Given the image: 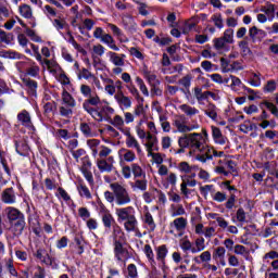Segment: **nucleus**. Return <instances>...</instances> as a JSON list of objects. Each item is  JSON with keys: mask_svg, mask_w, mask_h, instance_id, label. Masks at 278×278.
I'll list each match as a JSON object with an SVG mask.
<instances>
[{"mask_svg": "<svg viewBox=\"0 0 278 278\" xmlns=\"http://www.w3.org/2000/svg\"><path fill=\"white\" fill-rule=\"evenodd\" d=\"M20 14L24 18H31L34 13L31 11V7L30 5L23 4V5L20 7Z\"/></svg>", "mask_w": 278, "mask_h": 278, "instance_id": "603ef678", "label": "nucleus"}, {"mask_svg": "<svg viewBox=\"0 0 278 278\" xmlns=\"http://www.w3.org/2000/svg\"><path fill=\"white\" fill-rule=\"evenodd\" d=\"M80 94L85 97L83 102V110L89 114L98 123L103 121H110V116L114 114V109L109 105H101V97L97 92L93 93L92 88L89 85H80Z\"/></svg>", "mask_w": 278, "mask_h": 278, "instance_id": "f03ea898", "label": "nucleus"}, {"mask_svg": "<svg viewBox=\"0 0 278 278\" xmlns=\"http://www.w3.org/2000/svg\"><path fill=\"white\" fill-rule=\"evenodd\" d=\"M77 191L79 197H81L83 199H87L88 201L92 199V192L90 191L88 186H86V182H84V180L78 181Z\"/></svg>", "mask_w": 278, "mask_h": 278, "instance_id": "c756f323", "label": "nucleus"}, {"mask_svg": "<svg viewBox=\"0 0 278 278\" xmlns=\"http://www.w3.org/2000/svg\"><path fill=\"white\" fill-rule=\"evenodd\" d=\"M61 100L62 103L61 105H68L70 108H76L77 106V101L75 98H73V94H71L66 88H63V91L61 93Z\"/></svg>", "mask_w": 278, "mask_h": 278, "instance_id": "bb28decb", "label": "nucleus"}, {"mask_svg": "<svg viewBox=\"0 0 278 278\" xmlns=\"http://www.w3.org/2000/svg\"><path fill=\"white\" fill-rule=\"evenodd\" d=\"M143 253L152 268V270H157V262L155 261V253L153 252V248L150 244H146L143 247Z\"/></svg>", "mask_w": 278, "mask_h": 278, "instance_id": "393cba45", "label": "nucleus"}, {"mask_svg": "<svg viewBox=\"0 0 278 278\" xmlns=\"http://www.w3.org/2000/svg\"><path fill=\"white\" fill-rule=\"evenodd\" d=\"M146 149L148 151V153H153V151H157V138L156 139H152L150 141L146 142Z\"/></svg>", "mask_w": 278, "mask_h": 278, "instance_id": "0e129e2a", "label": "nucleus"}, {"mask_svg": "<svg viewBox=\"0 0 278 278\" xmlns=\"http://www.w3.org/2000/svg\"><path fill=\"white\" fill-rule=\"evenodd\" d=\"M169 233H175V231H177L178 236H184L186 227H188V219L185 217H177L169 224Z\"/></svg>", "mask_w": 278, "mask_h": 278, "instance_id": "2eb2a0df", "label": "nucleus"}, {"mask_svg": "<svg viewBox=\"0 0 278 278\" xmlns=\"http://www.w3.org/2000/svg\"><path fill=\"white\" fill-rule=\"evenodd\" d=\"M227 250L223 247H217L213 252V260H218L222 266H225L227 263L225 262V254Z\"/></svg>", "mask_w": 278, "mask_h": 278, "instance_id": "c9c22d12", "label": "nucleus"}, {"mask_svg": "<svg viewBox=\"0 0 278 278\" xmlns=\"http://www.w3.org/2000/svg\"><path fill=\"white\" fill-rule=\"evenodd\" d=\"M4 216L9 220V231L13 236H21L25 229V215L14 206H7L4 208Z\"/></svg>", "mask_w": 278, "mask_h": 278, "instance_id": "7ed1b4c3", "label": "nucleus"}, {"mask_svg": "<svg viewBox=\"0 0 278 278\" xmlns=\"http://www.w3.org/2000/svg\"><path fill=\"white\" fill-rule=\"evenodd\" d=\"M131 170L135 179H140L141 177H147V172L143 170L142 166L138 163L131 164Z\"/></svg>", "mask_w": 278, "mask_h": 278, "instance_id": "a19ab883", "label": "nucleus"}, {"mask_svg": "<svg viewBox=\"0 0 278 278\" xmlns=\"http://www.w3.org/2000/svg\"><path fill=\"white\" fill-rule=\"evenodd\" d=\"M12 15V11L10 10V5L5 0H0V21H5V18H10Z\"/></svg>", "mask_w": 278, "mask_h": 278, "instance_id": "f704fd0d", "label": "nucleus"}, {"mask_svg": "<svg viewBox=\"0 0 278 278\" xmlns=\"http://www.w3.org/2000/svg\"><path fill=\"white\" fill-rule=\"evenodd\" d=\"M178 108L188 118H193V116H197V114H199V109L190 104H180Z\"/></svg>", "mask_w": 278, "mask_h": 278, "instance_id": "2f4dec72", "label": "nucleus"}, {"mask_svg": "<svg viewBox=\"0 0 278 278\" xmlns=\"http://www.w3.org/2000/svg\"><path fill=\"white\" fill-rule=\"evenodd\" d=\"M235 255H241L242 257L249 256V250L242 244H236L233 250Z\"/></svg>", "mask_w": 278, "mask_h": 278, "instance_id": "4d7b16f0", "label": "nucleus"}, {"mask_svg": "<svg viewBox=\"0 0 278 278\" xmlns=\"http://www.w3.org/2000/svg\"><path fill=\"white\" fill-rule=\"evenodd\" d=\"M213 42H214L215 49H217L218 51H220L222 49H225L227 45H229V42L225 40L223 37L215 38Z\"/></svg>", "mask_w": 278, "mask_h": 278, "instance_id": "052dcab7", "label": "nucleus"}, {"mask_svg": "<svg viewBox=\"0 0 278 278\" xmlns=\"http://www.w3.org/2000/svg\"><path fill=\"white\" fill-rule=\"evenodd\" d=\"M230 79H231V84H230L231 90H233V92H240V89L242 88V80H240V78L233 75L230 76Z\"/></svg>", "mask_w": 278, "mask_h": 278, "instance_id": "3c124183", "label": "nucleus"}, {"mask_svg": "<svg viewBox=\"0 0 278 278\" xmlns=\"http://www.w3.org/2000/svg\"><path fill=\"white\" fill-rule=\"evenodd\" d=\"M149 181L147 180L146 177L141 178H135V182L131 185V188H136L137 190H141V192H144L147 190Z\"/></svg>", "mask_w": 278, "mask_h": 278, "instance_id": "ea45409f", "label": "nucleus"}, {"mask_svg": "<svg viewBox=\"0 0 278 278\" xmlns=\"http://www.w3.org/2000/svg\"><path fill=\"white\" fill-rule=\"evenodd\" d=\"M213 201H215L216 203H225V201H227V193L222 192V191H216L213 195H212Z\"/></svg>", "mask_w": 278, "mask_h": 278, "instance_id": "680f3d73", "label": "nucleus"}, {"mask_svg": "<svg viewBox=\"0 0 278 278\" xmlns=\"http://www.w3.org/2000/svg\"><path fill=\"white\" fill-rule=\"evenodd\" d=\"M124 136H126L125 144L127 149H130L131 151H136L137 155H142V146H140V142L134 135H131L130 129H124L123 130Z\"/></svg>", "mask_w": 278, "mask_h": 278, "instance_id": "f8f14e48", "label": "nucleus"}, {"mask_svg": "<svg viewBox=\"0 0 278 278\" xmlns=\"http://www.w3.org/2000/svg\"><path fill=\"white\" fill-rule=\"evenodd\" d=\"M93 38H96V40H100V42H103V45H106V47L112 49V51H121V48L116 46V40H114V37L105 33L101 27L94 28Z\"/></svg>", "mask_w": 278, "mask_h": 278, "instance_id": "6e6552de", "label": "nucleus"}, {"mask_svg": "<svg viewBox=\"0 0 278 278\" xmlns=\"http://www.w3.org/2000/svg\"><path fill=\"white\" fill-rule=\"evenodd\" d=\"M100 214H101V220H102V224H103L104 228L113 229L114 225H117L116 219H114V216L112 215L110 210H108L105 207V205L101 206Z\"/></svg>", "mask_w": 278, "mask_h": 278, "instance_id": "4468645a", "label": "nucleus"}, {"mask_svg": "<svg viewBox=\"0 0 278 278\" xmlns=\"http://www.w3.org/2000/svg\"><path fill=\"white\" fill-rule=\"evenodd\" d=\"M103 83L105 84L104 90L108 94L113 97V94H116V86L114 85V80L112 78H104Z\"/></svg>", "mask_w": 278, "mask_h": 278, "instance_id": "37998d69", "label": "nucleus"}, {"mask_svg": "<svg viewBox=\"0 0 278 278\" xmlns=\"http://www.w3.org/2000/svg\"><path fill=\"white\" fill-rule=\"evenodd\" d=\"M77 77L78 79H86L87 81H90L91 85L94 86L98 90H103V86L101 85L99 77H97V75H94L88 68L83 67L81 70H78Z\"/></svg>", "mask_w": 278, "mask_h": 278, "instance_id": "9b49d317", "label": "nucleus"}, {"mask_svg": "<svg viewBox=\"0 0 278 278\" xmlns=\"http://www.w3.org/2000/svg\"><path fill=\"white\" fill-rule=\"evenodd\" d=\"M226 166L228 168L229 175H232V177H238V164H236V161H226Z\"/></svg>", "mask_w": 278, "mask_h": 278, "instance_id": "09e8293b", "label": "nucleus"}, {"mask_svg": "<svg viewBox=\"0 0 278 278\" xmlns=\"http://www.w3.org/2000/svg\"><path fill=\"white\" fill-rule=\"evenodd\" d=\"M222 38L229 42V45H233V28L226 29Z\"/></svg>", "mask_w": 278, "mask_h": 278, "instance_id": "338daca9", "label": "nucleus"}, {"mask_svg": "<svg viewBox=\"0 0 278 278\" xmlns=\"http://www.w3.org/2000/svg\"><path fill=\"white\" fill-rule=\"evenodd\" d=\"M162 185L165 188H177V174L170 172L165 178L162 179Z\"/></svg>", "mask_w": 278, "mask_h": 278, "instance_id": "7c9ffc66", "label": "nucleus"}, {"mask_svg": "<svg viewBox=\"0 0 278 278\" xmlns=\"http://www.w3.org/2000/svg\"><path fill=\"white\" fill-rule=\"evenodd\" d=\"M195 247L192 249V253H201V251H205V239L200 237L194 241Z\"/></svg>", "mask_w": 278, "mask_h": 278, "instance_id": "49530a36", "label": "nucleus"}, {"mask_svg": "<svg viewBox=\"0 0 278 278\" xmlns=\"http://www.w3.org/2000/svg\"><path fill=\"white\" fill-rule=\"evenodd\" d=\"M227 190L229 191V197L225 202V207L231 211L233 210V207H236V203L238 202V197L236 195V192H238V189L236 188V186L230 185Z\"/></svg>", "mask_w": 278, "mask_h": 278, "instance_id": "5701e85b", "label": "nucleus"}, {"mask_svg": "<svg viewBox=\"0 0 278 278\" xmlns=\"http://www.w3.org/2000/svg\"><path fill=\"white\" fill-rule=\"evenodd\" d=\"M23 81L24 86H26L28 89L29 94L34 97L36 94V83L27 76L23 79Z\"/></svg>", "mask_w": 278, "mask_h": 278, "instance_id": "8fccbe9b", "label": "nucleus"}, {"mask_svg": "<svg viewBox=\"0 0 278 278\" xmlns=\"http://www.w3.org/2000/svg\"><path fill=\"white\" fill-rule=\"evenodd\" d=\"M141 219L148 231H155L157 225L155 224V219H153V215L149 211V207L146 206Z\"/></svg>", "mask_w": 278, "mask_h": 278, "instance_id": "412c9836", "label": "nucleus"}, {"mask_svg": "<svg viewBox=\"0 0 278 278\" xmlns=\"http://www.w3.org/2000/svg\"><path fill=\"white\" fill-rule=\"evenodd\" d=\"M114 244V255L118 262H123L124 257H127V251L125 248H123V244L125 242H118V243H113Z\"/></svg>", "mask_w": 278, "mask_h": 278, "instance_id": "473e14b6", "label": "nucleus"}, {"mask_svg": "<svg viewBox=\"0 0 278 278\" xmlns=\"http://www.w3.org/2000/svg\"><path fill=\"white\" fill-rule=\"evenodd\" d=\"M36 60L41 64L43 68H47L48 71H50V73H53V75H55V73H58V68H60L58 62L42 59V55H40V53L36 54Z\"/></svg>", "mask_w": 278, "mask_h": 278, "instance_id": "6ab92c4d", "label": "nucleus"}, {"mask_svg": "<svg viewBox=\"0 0 278 278\" xmlns=\"http://www.w3.org/2000/svg\"><path fill=\"white\" fill-rule=\"evenodd\" d=\"M123 23L126 25V27H131V29H136V27H138V24H136V21H134V16L129 14L123 16Z\"/></svg>", "mask_w": 278, "mask_h": 278, "instance_id": "13d9d810", "label": "nucleus"}, {"mask_svg": "<svg viewBox=\"0 0 278 278\" xmlns=\"http://www.w3.org/2000/svg\"><path fill=\"white\" fill-rule=\"evenodd\" d=\"M36 257L41 264H45L46 266H51V264H53V258H51V255H49V252L46 249L37 250Z\"/></svg>", "mask_w": 278, "mask_h": 278, "instance_id": "cd10ccee", "label": "nucleus"}, {"mask_svg": "<svg viewBox=\"0 0 278 278\" xmlns=\"http://www.w3.org/2000/svg\"><path fill=\"white\" fill-rule=\"evenodd\" d=\"M212 129V137L215 144H226L227 143V137L223 136V131H220V128L216 126H211Z\"/></svg>", "mask_w": 278, "mask_h": 278, "instance_id": "c85d7f7f", "label": "nucleus"}, {"mask_svg": "<svg viewBox=\"0 0 278 278\" xmlns=\"http://www.w3.org/2000/svg\"><path fill=\"white\" fill-rule=\"evenodd\" d=\"M92 53L98 58H102V55L105 54V47H103L101 43H97L92 47Z\"/></svg>", "mask_w": 278, "mask_h": 278, "instance_id": "e2e57ef3", "label": "nucleus"}, {"mask_svg": "<svg viewBox=\"0 0 278 278\" xmlns=\"http://www.w3.org/2000/svg\"><path fill=\"white\" fill-rule=\"evenodd\" d=\"M87 146L91 151L92 157H97V160L112 157V148L101 144V140L99 139H88Z\"/></svg>", "mask_w": 278, "mask_h": 278, "instance_id": "39448f33", "label": "nucleus"}, {"mask_svg": "<svg viewBox=\"0 0 278 278\" xmlns=\"http://www.w3.org/2000/svg\"><path fill=\"white\" fill-rule=\"evenodd\" d=\"M172 126L176 132L182 134V136H186V134H192V131H195V129L201 127L198 122L189 125L186 115H176L173 119Z\"/></svg>", "mask_w": 278, "mask_h": 278, "instance_id": "423d86ee", "label": "nucleus"}, {"mask_svg": "<svg viewBox=\"0 0 278 278\" xmlns=\"http://www.w3.org/2000/svg\"><path fill=\"white\" fill-rule=\"evenodd\" d=\"M111 125H113V127H116V129L122 131V134L123 130L129 129L128 127H125V119L121 115H115L111 121Z\"/></svg>", "mask_w": 278, "mask_h": 278, "instance_id": "e433bc0d", "label": "nucleus"}, {"mask_svg": "<svg viewBox=\"0 0 278 278\" xmlns=\"http://www.w3.org/2000/svg\"><path fill=\"white\" fill-rule=\"evenodd\" d=\"M17 121L20 124H22L23 127H27L30 134H34L35 128L34 124L31 123V115L29 112H27V110H23L17 114Z\"/></svg>", "mask_w": 278, "mask_h": 278, "instance_id": "a211bd4d", "label": "nucleus"}, {"mask_svg": "<svg viewBox=\"0 0 278 278\" xmlns=\"http://www.w3.org/2000/svg\"><path fill=\"white\" fill-rule=\"evenodd\" d=\"M1 201L7 205H14L16 203V192H14V188H7L1 193Z\"/></svg>", "mask_w": 278, "mask_h": 278, "instance_id": "4be33fe9", "label": "nucleus"}, {"mask_svg": "<svg viewBox=\"0 0 278 278\" xmlns=\"http://www.w3.org/2000/svg\"><path fill=\"white\" fill-rule=\"evenodd\" d=\"M260 108L263 110L264 108H266L267 110H269V112L274 115V116H278V109L277 105H275V103L269 102V101H263L260 104Z\"/></svg>", "mask_w": 278, "mask_h": 278, "instance_id": "de8ad7c7", "label": "nucleus"}, {"mask_svg": "<svg viewBox=\"0 0 278 278\" xmlns=\"http://www.w3.org/2000/svg\"><path fill=\"white\" fill-rule=\"evenodd\" d=\"M194 186H197V180L192 178V176H188V175L181 176L180 194L185 199H190V194H192V190H190L189 188H194Z\"/></svg>", "mask_w": 278, "mask_h": 278, "instance_id": "ddd939ff", "label": "nucleus"}, {"mask_svg": "<svg viewBox=\"0 0 278 278\" xmlns=\"http://www.w3.org/2000/svg\"><path fill=\"white\" fill-rule=\"evenodd\" d=\"M186 214V208H184V205L178 204V205H172V216L173 218L177 216H184Z\"/></svg>", "mask_w": 278, "mask_h": 278, "instance_id": "6e6d98bb", "label": "nucleus"}, {"mask_svg": "<svg viewBox=\"0 0 278 278\" xmlns=\"http://www.w3.org/2000/svg\"><path fill=\"white\" fill-rule=\"evenodd\" d=\"M114 156L96 160L97 167L101 173H112L114 170Z\"/></svg>", "mask_w": 278, "mask_h": 278, "instance_id": "f3484780", "label": "nucleus"}, {"mask_svg": "<svg viewBox=\"0 0 278 278\" xmlns=\"http://www.w3.org/2000/svg\"><path fill=\"white\" fill-rule=\"evenodd\" d=\"M261 12H264V14L268 16V21H273L275 18V12H277V5L268 3L267 5L261 8Z\"/></svg>", "mask_w": 278, "mask_h": 278, "instance_id": "58836bf2", "label": "nucleus"}, {"mask_svg": "<svg viewBox=\"0 0 278 278\" xmlns=\"http://www.w3.org/2000/svg\"><path fill=\"white\" fill-rule=\"evenodd\" d=\"M106 58H109V62H111V64L115 66L112 70V73L114 75H121L123 73V66H125V59L127 58V55L119 54L114 51H108Z\"/></svg>", "mask_w": 278, "mask_h": 278, "instance_id": "1a4fd4ad", "label": "nucleus"}, {"mask_svg": "<svg viewBox=\"0 0 278 278\" xmlns=\"http://www.w3.org/2000/svg\"><path fill=\"white\" fill-rule=\"evenodd\" d=\"M75 106H68L66 104H61V106L59 108V114L60 116H62L63 118H73V109Z\"/></svg>", "mask_w": 278, "mask_h": 278, "instance_id": "79ce46f5", "label": "nucleus"}, {"mask_svg": "<svg viewBox=\"0 0 278 278\" xmlns=\"http://www.w3.org/2000/svg\"><path fill=\"white\" fill-rule=\"evenodd\" d=\"M113 243L126 242L127 238L125 237V231L123 228L118 226V224H114L112 228Z\"/></svg>", "mask_w": 278, "mask_h": 278, "instance_id": "a878e982", "label": "nucleus"}, {"mask_svg": "<svg viewBox=\"0 0 278 278\" xmlns=\"http://www.w3.org/2000/svg\"><path fill=\"white\" fill-rule=\"evenodd\" d=\"M156 261L159 262L163 273H166L168 267L166 266V255H168V247L162 244L155 248Z\"/></svg>", "mask_w": 278, "mask_h": 278, "instance_id": "dca6fc26", "label": "nucleus"}, {"mask_svg": "<svg viewBox=\"0 0 278 278\" xmlns=\"http://www.w3.org/2000/svg\"><path fill=\"white\" fill-rule=\"evenodd\" d=\"M207 140H210V134H207V129L205 128H203L201 132L181 135L178 137L179 149L176 153L181 155V153H186V150L189 151V155L202 153L195 156L198 162H202V164L211 162L214 157L212 154V147H207Z\"/></svg>", "mask_w": 278, "mask_h": 278, "instance_id": "f257e3e1", "label": "nucleus"}, {"mask_svg": "<svg viewBox=\"0 0 278 278\" xmlns=\"http://www.w3.org/2000/svg\"><path fill=\"white\" fill-rule=\"evenodd\" d=\"M14 40V35L12 33H5V30H0V42L4 45H10Z\"/></svg>", "mask_w": 278, "mask_h": 278, "instance_id": "864d4df0", "label": "nucleus"}, {"mask_svg": "<svg viewBox=\"0 0 278 278\" xmlns=\"http://www.w3.org/2000/svg\"><path fill=\"white\" fill-rule=\"evenodd\" d=\"M80 131L84 134V136H86V138H92V136H94L92 134V127H90V124L88 123L80 124Z\"/></svg>", "mask_w": 278, "mask_h": 278, "instance_id": "bf43d9fd", "label": "nucleus"}, {"mask_svg": "<svg viewBox=\"0 0 278 278\" xmlns=\"http://www.w3.org/2000/svg\"><path fill=\"white\" fill-rule=\"evenodd\" d=\"M193 97L198 101L199 105H204V101H207V91H203L201 87H194Z\"/></svg>", "mask_w": 278, "mask_h": 278, "instance_id": "72a5a7b5", "label": "nucleus"}, {"mask_svg": "<svg viewBox=\"0 0 278 278\" xmlns=\"http://www.w3.org/2000/svg\"><path fill=\"white\" fill-rule=\"evenodd\" d=\"M15 149H16V153H18V155H22V156L27 155L29 151V147L25 142H17L15 144Z\"/></svg>", "mask_w": 278, "mask_h": 278, "instance_id": "5fc2aeb1", "label": "nucleus"}, {"mask_svg": "<svg viewBox=\"0 0 278 278\" xmlns=\"http://www.w3.org/2000/svg\"><path fill=\"white\" fill-rule=\"evenodd\" d=\"M114 99L117 101L121 110H129L131 108V98L125 96L123 91L115 93Z\"/></svg>", "mask_w": 278, "mask_h": 278, "instance_id": "b1692460", "label": "nucleus"}, {"mask_svg": "<svg viewBox=\"0 0 278 278\" xmlns=\"http://www.w3.org/2000/svg\"><path fill=\"white\" fill-rule=\"evenodd\" d=\"M80 172L83 173L86 181H88L90 188H94V176L92 175V162L89 156L81 159Z\"/></svg>", "mask_w": 278, "mask_h": 278, "instance_id": "9d476101", "label": "nucleus"}, {"mask_svg": "<svg viewBox=\"0 0 278 278\" xmlns=\"http://www.w3.org/2000/svg\"><path fill=\"white\" fill-rule=\"evenodd\" d=\"M117 222L123 223L125 231L130 233L138 229V218L136 217V208L134 206H125L115 208Z\"/></svg>", "mask_w": 278, "mask_h": 278, "instance_id": "20e7f679", "label": "nucleus"}, {"mask_svg": "<svg viewBox=\"0 0 278 278\" xmlns=\"http://www.w3.org/2000/svg\"><path fill=\"white\" fill-rule=\"evenodd\" d=\"M127 273V278H138V267L135 264L128 265Z\"/></svg>", "mask_w": 278, "mask_h": 278, "instance_id": "774afa93", "label": "nucleus"}, {"mask_svg": "<svg viewBox=\"0 0 278 278\" xmlns=\"http://www.w3.org/2000/svg\"><path fill=\"white\" fill-rule=\"evenodd\" d=\"M94 25H96V22L93 20L85 18L83 21V26L78 25V29H79L80 34H85L86 29H87V31H91V29L94 27Z\"/></svg>", "mask_w": 278, "mask_h": 278, "instance_id": "c03bdc74", "label": "nucleus"}, {"mask_svg": "<svg viewBox=\"0 0 278 278\" xmlns=\"http://www.w3.org/2000/svg\"><path fill=\"white\" fill-rule=\"evenodd\" d=\"M136 83L140 89V91L142 92V94L144 97H149V89L147 88V85L144 84V80H142V78L137 77L136 78Z\"/></svg>", "mask_w": 278, "mask_h": 278, "instance_id": "69168bd1", "label": "nucleus"}, {"mask_svg": "<svg viewBox=\"0 0 278 278\" xmlns=\"http://www.w3.org/2000/svg\"><path fill=\"white\" fill-rule=\"evenodd\" d=\"M204 113L208 118H212V121H216V118H218V108H216V104L214 103H208Z\"/></svg>", "mask_w": 278, "mask_h": 278, "instance_id": "4c0bfd02", "label": "nucleus"}, {"mask_svg": "<svg viewBox=\"0 0 278 278\" xmlns=\"http://www.w3.org/2000/svg\"><path fill=\"white\" fill-rule=\"evenodd\" d=\"M118 157L121 162H126L128 164H131L137 160L136 152L127 148H122L118 150Z\"/></svg>", "mask_w": 278, "mask_h": 278, "instance_id": "aec40b11", "label": "nucleus"}, {"mask_svg": "<svg viewBox=\"0 0 278 278\" xmlns=\"http://www.w3.org/2000/svg\"><path fill=\"white\" fill-rule=\"evenodd\" d=\"M143 77H144V79H147V81L150 86H155L157 84H161L160 79H157V75H155L152 72L144 71Z\"/></svg>", "mask_w": 278, "mask_h": 278, "instance_id": "a18cd8bd", "label": "nucleus"}, {"mask_svg": "<svg viewBox=\"0 0 278 278\" xmlns=\"http://www.w3.org/2000/svg\"><path fill=\"white\" fill-rule=\"evenodd\" d=\"M112 192H115V205L123 207V205H129L131 203V194L125 186L113 182L110 185Z\"/></svg>", "mask_w": 278, "mask_h": 278, "instance_id": "0eeeda50", "label": "nucleus"}]
</instances>
